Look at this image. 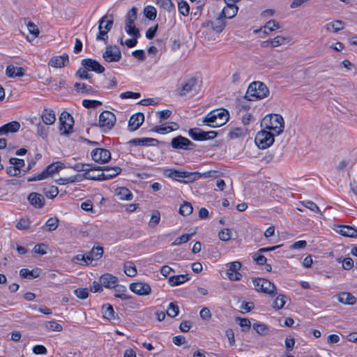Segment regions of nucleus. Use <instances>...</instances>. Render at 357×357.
I'll use <instances>...</instances> for the list:
<instances>
[{"mask_svg": "<svg viewBox=\"0 0 357 357\" xmlns=\"http://www.w3.org/2000/svg\"><path fill=\"white\" fill-rule=\"evenodd\" d=\"M261 126L266 130L272 131V133L279 135L284 131V121L280 114H267L263 118Z\"/></svg>", "mask_w": 357, "mask_h": 357, "instance_id": "nucleus-1", "label": "nucleus"}, {"mask_svg": "<svg viewBox=\"0 0 357 357\" xmlns=\"http://www.w3.org/2000/svg\"><path fill=\"white\" fill-rule=\"evenodd\" d=\"M229 119V114L225 109H218L208 112L202 120L203 123L212 128H218L225 125Z\"/></svg>", "mask_w": 357, "mask_h": 357, "instance_id": "nucleus-2", "label": "nucleus"}, {"mask_svg": "<svg viewBox=\"0 0 357 357\" xmlns=\"http://www.w3.org/2000/svg\"><path fill=\"white\" fill-rule=\"evenodd\" d=\"M269 95V89L260 81H255L250 84L245 95V98L250 101H256L266 98Z\"/></svg>", "mask_w": 357, "mask_h": 357, "instance_id": "nucleus-3", "label": "nucleus"}, {"mask_svg": "<svg viewBox=\"0 0 357 357\" xmlns=\"http://www.w3.org/2000/svg\"><path fill=\"white\" fill-rule=\"evenodd\" d=\"M164 174L175 181L182 183L193 182L200 178L199 172H189L177 170L175 169H167L165 170Z\"/></svg>", "mask_w": 357, "mask_h": 357, "instance_id": "nucleus-4", "label": "nucleus"}, {"mask_svg": "<svg viewBox=\"0 0 357 357\" xmlns=\"http://www.w3.org/2000/svg\"><path fill=\"white\" fill-rule=\"evenodd\" d=\"M274 140V134L264 128L257 133L255 139V144L261 149L271 146Z\"/></svg>", "mask_w": 357, "mask_h": 357, "instance_id": "nucleus-5", "label": "nucleus"}, {"mask_svg": "<svg viewBox=\"0 0 357 357\" xmlns=\"http://www.w3.org/2000/svg\"><path fill=\"white\" fill-rule=\"evenodd\" d=\"M116 121V118L114 113L105 110L100 114L98 124L96 123L95 126H100L103 132H106L112 130L115 125Z\"/></svg>", "mask_w": 357, "mask_h": 357, "instance_id": "nucleus-6", "label": "nucleus"}, {"mask_svg": "<svg viewBox=\"0 0 357 357\" xmlns=\"http://www.w3.org/2000/svg\"><path fill=\"white\" fill-rule=\"evenodd\" d=\"M252 282L256 291L269 294L272 296L275 295L276 287L268 280L255 278H252Z\"/></svg>", "mask_w": 357, "mask_h": 357, "instance_id": "nucleus-7", "label": "nucleus"}, {"mask_svg": "<svg viewBox=\"0 0 357 357\" xmlns=\"http://www.w3.org/2000/svg\"><path fill=\"white\" fill-rule=\"evenodd\" d=\"M61 123L60 130L63 131L62 134L69 135L73 132L74 120L72 116L67 112H63L59 116Z\"/></svg>", "mask_w": 357, "mask_h": 357, "instance_id": "nucleus-8", "label": "nucleus"}, {"mask_svg": "<svg viewBox=\"0 0 357 357\" xmlns=\"http://www.w3.org/2000/svg\"><path fill=\"white\" fill-rule=\"evenodd\" d=\"M199 79L195 77H192L184 81L180 86L177 87L176 91L180 96H184L188 93L195 90L199 86Z\"/></svg>", "mask_w": 357, "mask_h": 357, "instance_id": "nucleus-9", "label": "nucleus"}, {"mask_svg": "<svg viewBox=\"0 0 357 357\" xmlns=\"http://www.w3.org/2000/svg\"><path fill=\"white\" fill-rule=\"evenodd\" d=\"M102 57L106 62H118L121 60V52L116 45L107 46Z\"/></svg>", "mask_w": 357, "mask_h": 357, "instance_id": "nucleus-10", "label": "nucleus"}, {"mask_svg": "<svg viewBox=\"0 0 357 357\" xmlns=\"http://www.w3.org/2000/svg\"><path fill=\"white\" fill-rule=\"evenodd\" d=\"M171 146L174 149L191 150L195 145L188 138L181 135L174 137L171 141Z\"/></svg>", "mask_w": 357, "mask_h": 357, "instance_id": "nucleus-11", "label": "nucleus"}, {"mask_svg": "<svg viewBox=\"0 0 357 357\" xmlns=\"http://www.w3.org/2000/svg\"><path fill=\"white\" fill-rule=\"evenodd\" d=\"M92 159L100 164H105L111 159V153L109 150L103 148H96L91 152Z\"/></svg>", "mask_w": 357, "mask_h": 357, "instance_id": "nucleus-12", "label": "nucleus"}, {"mask_svg": "<svg viewBox=\"0 0 357 357\" xmlns=\"http://www.w3.org/2000/svg\"><path fill=\"white\" fill-rule=\"evenodd\" d=\"M130 289L139 296H147L151 292V286L143 282H133L130 284Z\"/></svg>", "mask_w": 357, "mask_h": 357, "instance_id": "nucleus-13", "label": "nucleus"}, {"mask_svg": "<svg viewBox=\"0 0 357 357\" xmlns=\"http://www.w3.org/2000/svg\"><path fill=\"white\" fill-rule=\"evenodd\" d=\"M81 64L88 71H93L96 73H102L105 71V68L98 61L93 59H82Z\"/></svg>", "mask_w": 357, "mask_h": 357, "instance_id": "nucleus-14", "label": "nucleus"}, {"mask_svg": "<svg viewBox=\"0 0 357 357\" xmlns=\"http://www.w3.org/2000/svg\"><path fill=\"white\" fill-rule=\"evenodd\" d=\"M102 254L103 248L102 247H93L89 252L82 256L81 259H83L86 264H89L93 260L99 259Z\"/></svg>", "mask_w": 357, "mask_h": 357, "instance_id": "nucleus-15", "label": "nucleus"}, {"mask_svg": "<svg viewBox=\"0 0 357 357\" xmlns=\"http://www.w3.org/2000/svg\"><path fill=\"white\" fill-rule=\"evenodd\" d=\"M129 143L134 146H158V144H165V142H160L157 139L150 137L135 138L131 139Z\"/></svg>", "mask_w": 357, "mask_h": 357, "instance_id": "nucleus-16", "label": "nucleus"}, {"mask_svg": "<svg viewBox=\"0 0 357 357\" xmlns=\"http://www.w3.org/2000/svg\"><path fill=\"white\" fill-rule=\"evenodd\" d=\"M144 116L143 113L138 112L132 115L128 121V130L131 132L137 130L143 123Z\"/></svg>", "mask_w": 357, "mask_h": 357, "instance_id": "nucleus-17", "label": "nucleus"}, {"mask_svg": "<svg viewBox=\"0 0 357 357\" xmlns=\"http://www.w3.org/2000/svg\"><path fill=\"white\" fill-rule=\"evenodd\" d=\"M66 167V165L61 162H56L49 165L42 172L45 178H47L55 173L59 172L61 169Z\"/></svg>", "mask_w": 357, "mask_h": 357, "instance_id": "nucleus-18", "label": "nucleus"}, {"mask_svg": "<svg viewBox=\"0 0 357 357\" xmlns=\"http://www.w3.org/2000/svg\"><path fill=\"white\" fill-rule=\"evenodd\" d=\"M227 6L222 9L220 15L224 18L231 19L238 13V8L234 3H225Z\"/></svg>", "mask_w": 357, "mask_h": 357, "instance_id": "nucleus-19", "label": "nucleus"}, {"mask_svg": "<svg viewBox=\"0 0 357 357\" xmlns=\"http://www.w3.org/2000/svg\"><path fill=\"white\" fill-rule=\"evenodd\" d=\"M66 62L68 63V55L66 53H63L61 56L52 57L48 65L53 68H61L66 66Z\"/></svg>", "mask_w": 357, "mask_h": 357, "instance_id": "nucleus-20", "label": "nucleus"}, {"mask_svg": "<svg viewBox=\"0 0 357 357\" xmlns=\"http://www.w3.org/2000/svg\"><path fill=\"white\" fill-rule=\"evenodd\" d=\"M28 200L36 208H40L45 205V198L38 192H31L28 196Z\"/></svg>", "mask_w": 357, "mask_h": 357, "instance_id": "nucleus-21", "label": "nucleus"}, {"mask_svg": "<svg viewBox=\"0 0 357 357\" xmlns=\"http://www.w3.org/2000/svg\"><path fill=\"white\" fill-rule=\"evenodd\" d=\"M335 230L344 236L356 237L357 236V229L348 225H339Z\"/></svg>", "mask_w": 357, "mask_h": 357, "instance_id": "nucleus-22", "label": "nucleus"}, {"mask_svg": "<svg viewBox=\"0 0 357 357\" xmlns=\"http://www.w3.org/2000/svg\"><path fill=\"white\" fill-rule=\"evenodd\" d=\"M100 282L105 288L110 289L118 282V278L112 274L105 273L100 278Z\"/></svg>", "mask_w": 357, "mask_h": 357, "instance_id": "nucleus-23", "label": "nucleus"}, {"mask_svg": "<svg viewBox=\"0 0 357 357\" xmlns=\"http://www.w3.org/2000/svg\"><path fill=\"white\" fill-rule=\"evenodd\" d=\"M6 75L8 77H22L24 75V69L22 67H15L13 65H9L6 68Z\"/></svg>", "mask_w": 357, "mask_h": 357, "instance_id": "nucleus-24", "label": "nucleus"}, {"mask_svg": "<svg viewBox=\"0 0 357 357\" xmlns=\"http://www.w3.org/2000/svg\"><path fill=\"white\" fill-rule=\"evenodd\" d=\"M212 29L216 33H221L226 25V21L225 18L220 14V16L217 17L214 21L210 22Z\"/></svg>", "mask_w": 357, "mask_h": 357, "instance_id": "nucleus-25", "label": "nucleus"}, {"mask_svg": "<svg viewBox=\"0 0 357 357\" xmlns=\"http://www.w3.org/2000/svg\"><path fill=\"white\" fill-rule=\"evenodd\" d=\"M114 174H104L103 172L100 173V174H98L97 175H94V174H91L90 172H84L83 174V177L86 179H89V180H94V181H105V180H108V179H111V178H113L115 177V174L116 173H113Z\"/></svg>", "mask_w": 357, "mask_h": 357, "instance_id": "nucleus-26", "label": "nucleus"}, {"mask_svg": "<svg viewBox=\"0 0 357 357\" xmlns=\"http://www.w3.org/2000/svg\"><path fill=\"white\" fill-rule=\"evenodd\" d=\"M188 133L190 137L195 141L207 140V137H206V132L199 128L190 129Z\"/></svg>", "mask_w": 357, "mask_h": 357, "instance_id": "nucleus-27", "label": "nucleus"}, {"mask_svg": "<svg viewBox=\"0 0 357 357\" xmlns=\"http://www.w3.org/2000/svg\"><path fill=\"white\" fill-rule=\"evenodd\" d=\"M102 313L103 317L108 320H118L119 317L116 315L113 307L109 304L103 305L102 307Z\"/></svg>", "mask_w": 357, "mask_h": 357, "instance_id": "nucleus-28", "label": "nucleus"}, {"mask_svg": "<svg viewBox=\"0 0 357 357\" xmlns=\"http://www.w3.org/2000/svg\"><path fill=\"white\" fill-rule=\"evenodd\" d=\"M190 280V277L188 275H172L168 278L169 284L172 286H178L183 284L184 282L188 281Z\"/></svg>", "mask_w": 357, "mask_h": 357, "instance_id": "nucleus-29", "label": "nucleus"}, {"mask_svg": "<svg viewBox=\"0 0 357 357\" xmlns=\"http://www.w3.org/2000/svg\"><path fill=\"white\" fill-rule=\"evenodd\" d=\"M42 119L45 125H52L56 121L54 111L50 109H45L42 114Z\"/></svg>", "mask_w": 357, "mask_h": 357, "instance_id": "nucleus-30", "label": "nucleus"}, {"mask_svg": "<svg viewBox=\"0 0 357 357\" xmlns=\"http://www.w3.org/2000/svg\"><path fill=\"white\" fill-rule=\"evenodd\" d=\"M338 301L344 304L353 305L356 303V298L350 293L342 292L338 295Z\"/></svg>", "mask_w": 357, "mask_h": 357, "instance_id": "nucleus-31", "label": "nucleus"}, {"mask_svg": "<svg viewBox=\"0 0 357 357\" xmlns=\"http://www.w3.org/2000/svg\"><path fill=\"white\" fill-rule=\"evenodd\" d=\"M40 270L38 268L33 269L31 271L27 268H22L20 271V275L23 278L33 279L40 275Z\"/></svg>", "mask_w": 357, "mask_h": 357, "instance_id": "nucleus-32", "label": "nucleus"}, {"mask_svg": "<svg viewBox=\"0 0 357 357\" xmlns=\"http://www.w3.org/2000/svg\"><path fill=\"white\" fill-rule=\"evenodd\" d=\"M327 31L331 32H337L344 29V22L341 20H334L325 25Z\"/></svg>", "mask_w": 357, "mask_h": 357, "instance_id": "nucleus-33", "label": "nucleus"}, {"mask_svg": "<svg viewBox=\"0 0 357 357\" xmlns=\"http://www.w3.org/2000/svg\"><path fill=\"white\" fill-rule=\"evenodd\" d=\"M172 123L175 126V128H174L172 126H164L163 125L155 126L151 128V131L158 132L160 134H165V133H167L171 131L175 130L178 128V126L177 123H174V122H172Z\"/></svg>", "mask_w": 357, "mask_h": 357, "instance_id": "nucleus-34", "label": "nucleus"}, {"mask_svg": "<svg viewBox=\"0 0 357 357\" xmlns=\"http://www.w3.org/2000/svg\"><path fill=\"white\" fill-rule=\"evenodd\" d=\"M107 18V15L103 16L100 20H99V33L96 37V39L98 40H104L106 43V40L107 39V33L108 31L103 30V24L106 21V19Z\"/></svg>", "mask_w": 357, "mask_h": 357, "instance_id": "nucleus-35", "label": "nucleus"}, {"mask_svg": "<svg viewBox=\"0 0 357 357\" xmlns=\"http://www.w3.org/2000/svg\"><path fill=\"white\" fill-rule=\"evenodd\" d=\"M112 288L117 293L114 295L115 297L119 298L122 300H128L130 298V296H128L125 294L126 291V288L125 286L116 283Z\"/></svg>", "mask_w": 357, "mask_h": 357, "instance_id": "nucleus-36", "label": "nucleus"}, {"mask_svg": "<svg viewBox=\"0 0 357 357\" xmlns=\"http://www.w3.org/2000/svg\"><path fill=\"white\" fill-rule=\"evenodd\" d=\"M59 223V220L57 218H50L46 221L42 229L48 231H52L58 227Z\"/></svg>", "mask_w": 357, "mask_h": 357, "instance_id": "nucleus-37", "label": "nucleus"}, {"mask_svg": "<svg viewBox=\"0 0 357 357\" xmlns=\"http://www.w3.org/2000/svg\"><path fill=\"white\" fill-rule=\"evenodd\" d=\"M116 195L121 200H131L132 199V192L125 187L119 188L116 190Z\"/></svg>", "mask_w": 357, "mask_h": 357, "instance_id": "nucleus-38", "label": "nucleus"}, {"mask_svg": "<svg viewBox=\"0 0 357 357\" xmlns=\"http://www.w3.org/2000/svg\"><path fill=\"white\" fill-rule=\"evenodd\" d=\"M6 135L17 132L20 128V123L14 121L3 126Z\"/></svg>", "mask_w": 357, "mask_h": 357, "instance_id": "nucleus-39", "label": "nucleus"}, {"mask_svg": "<svg viewBox=\"0 0 357 357\" xmlns=\"http://www.w3.org/2000/svg\"><path fill=\"white\" fill-rule=\"evenodd\" d=\"M124 273L129 277H133L137 274V268L134 263L127 261L124 264Z\"/></svg>", "mask_w": 357, "mask_h": 357, "instance_id": "nucleus-40", "label": "nucleus"}, {"mask_svg": "<svg viewBox=\"0 0 357 357\" xmlns=\"http://www.w3.org/2000/svg\"><path fill=\"white\" fill-rule=\"evenodd\" d=\"M137 8L132 7L127 13L126 19V25L135 24V21L137 20Z\"/></svg>", "mask_w": 357, "mask_h": 357, "instance_id": "nucleus-41", "label": "nucleus"}, {"mask_svg": "<svg viewBox=\"0 0 357 357\" xmlns=\"http://www.w3.org/2000/svg\"><path fill=\"white\" fill-rule=\"evenodd\" d=\"M144 13L145 17L149 20H154L156 18L157 11L153 6H146L144 9Z\"/></svg>", "mask_w": 357, "mask_h": 357, "instance_id": "nucleus-42", "label": "nucleus"}, {"mask_svg": "<svg viewBox=\"0 0 357 357\" xmlns=\"http://www.w3.org/2000/svg\"><path fill=\"white\" fill-rule=\"evenodd\" d=\"M43 193L47 198L53 199L58 195L59 189L56 186L52 185L49 188H45Z\"/></svg>", "mask_w": 357, "mask_h": 357, "instance_id": "nucleus-43", "label": "nucleus"}, {"mask_svg": "<svg viewBox=\"0 0 357 357\" xmlns=\"http://www.w3.org/2000/svg\"><path fill=\"white\" fill-rule=\"evenodd\" d=\"M286 303V296L283 294H280L276 297L273 303V307L276 310L282 309Z\"/></svg>", "mask_w": 357, "mask_h": 357, "instance_id": "nucleus-44", "label": "nucleus"}, {"mask_svg": "<svg viewBox=\"0 0 357 357\" xmlns=\"http://www.w3.org/2000/svg\"><path fill=\"white\" fill-rule=\"evenodd\" d=\"M74 87L77 91H80L82 93H93V89L89 86H87L84 83L76 82Z\"/></svg>", "mask_w": 357, "mask_h": 357, "instance_id": "nucleus-45", "label": "nucleus"}, {"mask_svg": "<svg viewBox=\"0 0 357 357\" xmlns=\"http://www.w3.org/2000/svg\"><path fill=\"white\" fill-rule=\"evenodd\" d=\"M193 208L190 203L185 202L179 208V213L183 216L189 215L192 213Z\"/></svg>", "mask_w": 357, "mask_h": 357, "instance_id": "nucleus-46", "label": "nucleus"}, {"mask_svg": "<svg viewBox=\"0 0 357 357\" xmlns=\"http://www.w3.org/2000/svg\"><path fill=\"white\" fill-rule=\"evenodd\" d=\"M158 4L160 8L169 13L174 9V5L172 0H158Z\"/></svg>", "mask_w": 357, "mask_h": 357, "instance_id": "nucleus-47", "label": "nucleus"}, {"mask_svg": "<svg viewBox=\"0 0 357 357\" xmlns=\"http://www.w3.org/2000/svg\"><path fill=\"white\" fill-rule=\"evenodd\" d=\"M125 31L133 38H139L140 36L139 31L135 24L126 25Z\"/></svg>", "mask_w": 357, "mask_h": 357, "instance_id": "nucleus-48", "label": "nucleus"}, {"mask_svg": "<svg viewBox=\"0 0 357 357\" xmlns=\"http://www.w3.org/2000/svg\"><path fill=\"white\" fill-rule=\"evenodd\" d=\"M178 12L183 16H188L190 12V6L185 1L178 3Z\"/></svg>", "mask_w": 357, "mask_h": 357, "instance_id": "nucleus-49", "label": "nucleus"}, {"mask_svg": "<svg viewBox=\"0 0 357 357\" xmlns=\"http://www.w3.org/2000/svg\"><path fill=\"white\" fill-rule=\"evenodd\" d=\"M88 72L86 68L82 66L75 73V76L80 79H90L92 77V75Z\"/></svg>", "mask_w": 357, "mask_h": 357, "instance_id": "nucleus-50", "label": "nucleus"}, {"mask_svg": "<svg viewBox=\"0 0 357 357\" xmlns=\"http://www.w3.org/2000/svg\"><path fill=\"white\" fill-rule=\"evenodd\" d=\"M179 312L178 306L176 303H170L167 310V314L171 317H175Z\"/></svg>", "mask_w": 357, "mask_h": 357, "instance_id": "nucleus-51", "label": "nucleus"}, {"mask_svg": "<svg viewBox=\"0 0 357 357\" xmlns=\"http://www.w3.org/2000/svg\"><path fill=\"white\" fill-rule=\"evenodd\" d=\"M160 220V213L158 210H155L152 213L151 220L149 222V225L151 227H155Z\"/></svg>", "mask_w": 357, "mask_h": 357, "instance_id": "nucleus-52", "label": "nucleus"}, {"mask_svg": "<svg viewBox=\"0 0 357 357\" xmlns=\"http://www.w3.org/2000/svg\"><path fill=\"white\" fill-rule=\"evenodd\" d=\"M82 105L86 108H96L102 105V102L96 100H82Z\"/></svg>", "mask_w": 357, "mask_h": 357, "instance_id": "nucleus-53", "label": "nucleus"}, {"mask_svg": "<svg viewBox=\"0 0 357 357\" xmlns=\"http://www.w3.org/2000/svg\"><path fill=\"white\" fill-rule=\"evenodd\" d=\"M286 40V38L281 36H278L273 38L269 39L267 42L269 43L273 47H275L284 44Z\"/></svg>", "mask_w": 357, "mask_h": 357, "instance_id": "nucleus-54", "label": "nucleus"}, {"mask_svg": "<svg viewBox=\"0 0 357 357\" xmlns=\"http://www.w3.org/2000/svg\"><path fill=\"white\" fill-rule=\"evenodd\" d=\"M89 165H88V164L78 162V163L75 164L74 165H71L68 164L67 166H66V167L72 168L77 172H88L87 167H89Z\"/></svg>", "mask_w": 357, "mask_h": 357, "instance_id": "nucleus-55", "label": "nucleus"}, {"mask_svg": "<svg viewBox=\"0 0 357 357\" xmlns=\"http://www.w3.org/2000/svg\"><path fill=\"white\" fill-rule=\"evenodd\" d=\"M45 326L47 328L52 330V331L60 332L63 330L62 326L54 321L46 322Z\"/></svg>", "mask_w": 357, "mask_h": 357, "instance_id": "nucleus-56", "label": "nucleus"}, {"mask_svg": "<svg viewBox=\"0 0 357 357\" xmlns=\"http://www.w3.org/2000/svg\"><path fill=\"white\" fill-rule=\"evenodd\" d=\"M74 294L77 298L85 299L89 296V289L87 288H78L74 290Z\"/></svg>", "mask_w": 357, "mask_h": 357, "instance_id": "nucleus-57", "label": "nucleus"}, {"mask_svg": "<svg viewBox=\"0 0 357 357\" xmlns=\"http://www.w3.org/2000/svg\"><path fill=\"white\" fill-rule=\"evenodd\" d=\"M49 128L43 126L40 123L37 125V133L38 136L41 137L43 139L47 138L48 135Z\"/></svg>", "mask_w": 357, "mask_h": 357, "instance_id": "nucleus-58", "label": "nucleus"}, {"mask_svg": "<svg viewBox=\"0 0 357 357\" xmlns=\"http://www.w3.org/2000/svg\"><path fill=\"white\" fill-rule=\"evenodd\" d=\"M219 238L222 241H227L231 239V231L229 229L225 228L220 230L218 233Z\"/></svg>", "mask_w": 357, "mask_h": 357, "instance_id": "nucleus-59", "label": "nucleus"}, {"mask_svg": "<svg viewBox=\"0 0 357 357\" xmlns=\"http://www.w3.org/2000/svg\"><path fill=\"white\" fill-rule=\"evenodd\" d=\"M301 204H303V206L309 208L310 210H311L313 212H316V213L320 212V210H319V208L318 207V206L314 202H313L312 201H310V200L303 201L301 202Z\"/></svg>", "mask_w": 357, "mask_h": 357, "instance_id": "nucleus-60", "label": "nucleus"}, {"mask_svg": "<svg viewBox=\"0 0 357 357\" xmlns=\"http://www.w3.org/2000/svg\"><path fill=\"white\" fill-rule=\"evenodd\" d=\"M192 234H185L181 235V236L176 238V240L172 243V245H178L182 243L188 242Z\"/></svg>", "mask_w": 357, "mask_h": 357, "instance_id": "nucleus-61", "label": "nucleus"}, {"mask_svg": "<svg viewBox=\"0 0 357 357\" xmlns=\"http://www.w3.org/2000/svg\"><path fill=\"white\" fill-rule=\"evenodd\" d=\"M47 245L44 243L37 244L33 248V252L35 254H39L41 255H45L47 253Z\"/></svg>", "mask_w": 357, "mask_h": 357, "instance_id": "nucleus-62", "label": "nucleus"}, {"mask_svg": "<svg viewBox=\"0 0 357 357\" xmlns=\"http://www.w3.org/2000/svg\"><path fill=\"white\" fill-rule=\"evenodd\" d=\"M252 326L256 332L259 335H265L266 331L268 330L266 325L264 324L255 323Z\"/></svg>", "mask_w": 357, "mask_h": 357, "instance_id": "nucleus-63", "label": "nucleus"}, {"mask_svg": "<svg viewBox=\"0 0 357 357\" xmlns=\"http://www.w3.org/2000/svg\"><path fill=\"white\" fill-rule=\"evenodd\" d=\"M245 130L241 128H236L229 132L231 138H237L245 135Z\"/></svg>", "mask_w": 357, "mask_h": 357, "instance_id": "nucleus-64", "label": "nucleus"}]
</instances>
